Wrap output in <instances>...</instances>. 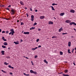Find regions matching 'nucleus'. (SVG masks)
Here are the masks:
<instances>
[{
	"label": "nucleus",
	"instance_id": "obj_1",
	"mask_svg": "<svg viewBox=\"0 0 76 76\" xmlns=\"http://www.w3.org/2000/svg\"><path fill=\"white\" fill-rule=\"evenodd\" d=\"M11 15H14L15 13V11L13 10H11Z\"/></svg>",
	"mask_w": 76,
	"mask_h": 76
},
{
	"label": "nucleus",
	"instance_id": "obj_2",
	"mask_svg": "<svg viewBox=\"0 0 76 76\" xmlns=\"http://www.w3.org/2000/svg\"><path fill=\"white\" fill-rule=\"evenodd\" d=\"M69 25H75L76 26V23L74 22H72L69 23Z\"/></svg>",
	"mask_w": 76,
	"mask_h": 76
},
{
	"label": "nucleus",
	"instance_id": "obj_3",
	"mask_svg": "<svg viewBox=\"0 0 76 76\" xmlns=\"http://www.w3.org/2000/svg\"><path fill=\"white\" fill-rule=\"evenodd\" d=\"M65 22H66V23H70V22H71V20H67L65 21Z\"/></svg>",
	"mask_w": 76,
	"mask_h": 76
},
{
	"label": "nucleus",
	"instance_id": "obj_4",
	"mask_svg": "<svg viewBox=\"0 0 76 76\" xmlns=\"http://www.w3.org/2000/svg\"><path fill=\"white\" fill-rule=\"evenodd\" d=\"M23 34H26V35H28V34H29V32H24Z\"/></svg>",
	"mask_w": 76,
	"mask_h": 76
},
{
	"label": "nucleus",
	"instance_id": "obj_5",
	"mask_svg": "<svg viewBox=\"0 0 76 76\" xmlns=\"http://www.w3.org/2000/svg\"><path fill=\"white\" fill-rule=\"evenodd\" d=\"M39 18L41 19H44L45 18V16H41Z\"/></svg>",
	"mask_w": 76,
	"mask_h": 76
},
{
	"label": "nucleus",
	"instance_id": "obj_6",
	"mask_svg": "<svg viewBox=\"0 0 76 76\" xmlns=\"http://www.w3.org/2000/svg\"><path fill=\"white\" fill-rule=\"evenodd\" d=\"M68 47H70L71 46V42H69L68 43Z\"/></svg>",
	"mask_w": 76,
	"mask_h": 76
},
{
	"label": "nucleus",
	"instance_id": "obj_7",
	"mask_svg": "<svg viewBox=\"0 0 76 76\" xmlns=\"http://www.w3.org/2000/svg\"><path fill=\"white\" fill-rule=\"evenodd\" d=\"M75 10H70V12L71 13H74L75 12Z\"/></svg>",
	"mask_w": 76,
	"mask_h": 76
},
{
	"label": "nucleus",
	"instance_id": "obj_8",
	"mask_svg": "<svg viewBox=\"0 0 76 76\" xmlns=\"http://www.w3.org/2000/svg\"><path fill=\"white\" fill-rule=\"evenodd\" d=\"M3 44L4 45H8V44H7V42H5Z\"/></svg>",
	"mask_w": 76,
	"mask_h": 76
},
{
	"label": "nucleus",
	"instance_id": "obj_9",
	"mask_svg": "<svg viewBox=\"0 0 76 76\" xmlns=\"http://www.w3.org/2000/svg\"><path fill=\"white\" fill-rule=\"evenodd\" d=\"M63 27H61V28H60L59 30V32H61V31H63Z\"/></svg>",
	"mask_w": 76,
	"mask_h": 76
},
{
	"label": "nucleus",
	"instance_id": "obj_10",
	"mask_svg": "<svg viewBox=\"0 0 76 76\" xmlns=\"http://www.w3.org/2000/svg\"><path fill=\"white\" fill-rule=\"evenodd\" d=\"M20 4L22 6H23V5H24V3H23V2H22V1H20Z\"/></svg>",
	"mask_w": 76,
	"mask_h": 76
},
{
	"label": "nucleus",
	"instance_id": "obj_11",
	"mask_svg": "<svg viewBox=\"0 0 76 76\" xmlns=\"http://www.w3.org/2000/svg\"><path fill=\"white\" fill-rule=\"evenodd\" d=\"M48 23L50 25H51V24L53 25V22L52 21H49Z\"/></svg>",
	"mask_w": 76,
	"mask_h": 76
},
{
	"label": "nucleus",
	"instance_id": "obj_12",
	"mask_svg": "<svg viewBox=\"0 0 76 76\" xmlns=\"http://www.w3.org/2000/svg\"><path fill=\"white\" fill-rule=\"evenodd\" d=\"M1 53H2V55H4V51L2 50L1 51Z\"/></svg>",
	"mask_w": 76,
	"mask_h": 76
},
{
	"label": "nucleus",
	"instance_id": "obj_13",
	"mask_svg": "<svg viewBox=\"0 0 76 76\" xmlns=\"http://www.w3.org/2000/svg\"><path fill=\"white\" fill-rule=\"evenodd\" d=\"M63 15H64V13H61V14H60V16H63Z\"/></svg>",
	"mask_w": 76,
	"mask_h": 76
},
{
	"label": "nucleus",
	"instance_id": "obj_14",
	"mask_svg": "<svg viewBox=\"0 0 76 76\" xmlns=\"http://www.w3.org/2000/svg\"><path fill=\"white\" fill-rule=\"evenodd\" d=\"M50 7H51L52 10H55V9H54V7H53L52 6H50Z\"/></svg>",
	"mask_w": 76,
	"mask_h": 76
},
{
	"label": "nucleus",
	"instance_id": "obj_15",
	"mask_svg": "<svg viewBox=\"0 0 76 76\" xmlns=\"http://www.w3.org/2000/svg\"><path fill=\"white\" fill-rule=\"evenodd\" d=\"M10 31L12 32V33H15V31H14V30L13 29H11L10 30Z\"/></svg>",
	"mask_w": 76,
	"mask_h": 76
},
{
	"label": "nucleus",
	"instance_id": "obj_16",
	"mask_svg": "<svg viewBox=\"0 0 76 76\" xmlns=\"http://www.w3.org/2000/svg\"><path fill=\"white\" fill-rule=\"evenodd\" d=\"M37 48H38V47H36L35 48H33L31 49V50H36V49H37Z\"/></svg>",
	"mask_w": 76,
	"mask_h": 76
},
{
	"label": "nucleus",
	"instance_id": "obj_17",
	"mask_svg": "<svg viewBox=\"0 0 76 76\" xmlns=\"http://www.w3.org/2000/svg\"><path fill=\"white\" fill-rule=\"evenodd\" d=\"M44 62H45V63H46V64H48V62L47 61L46 59H45L44 60Z\"/></svg>",
	"mask_w": 76,
	"mask_h": 76
},
{
	"label": "nucleus",
	"instance_id": "obj_18",
	"mask_svg": "<svg viewBox=\"0 0 76 76\" xmlns=\"http://www.w3.org/2000/svg\"><path fill=\"white\" fill-rule=\"evenodd\" d=\"M8 67H9V68H11V69H14V67H12L11 66V65L8 66Z\"/></svg>",
	"mask_w": 76,
	"mask_h": 76
},
{
	"label": "nucleus",
	"instance_id": "obj_19",
	"mask_svg": "<svg viewBox=\"0 0 76 76\" xmlns=\"http://www.w3.org/2000/svg\"><path fill=\"white\" fill-rule=\"evenodd\" d=\"M35 27H32L31 28H30V30H32V29H35Z\"/></svg>",
	"mask_w": 76,
	"mask_h": 76
},
{
	"label": "nucleus",
	"instance_id": "obj_20",
	"mask_svg": "<svg viewBox=\"0 0 76 76\" xmlns=\"http://www.w3.org/2000/svg\"><path fill=\"white\" fill-rule=\"evenodd\" d=\"M57 37L56 36H53L52 37V38H56Z\"/></svg>",
	"mask_w": 76,
	"mask_h": 76
},
{
	"label": "nucleus",
	"instance_id": "obj_21",
	"mask_svg": "<svg viewBox=\"0 0 76 76\" xmlns=\"http://www.w3.org/2000/svg\"><path fill=\"white\" fill-rule=\"evenodd\" d=\"M14 43L16 45H17V44H19V43L18 42H14Z\"/></svg>",
	"mask_w": 76,
	"mask_h": 76
},
{
	"label": "nucleus",
	"instance_id": "obj_22",
	"mask_svg": "<svg viewBox=\"0 0 76 76\" xmlns=\"http://www.w3.org/2000/svg\"><path fill=\"white\" fill-rule=\"evenodd\" d=\"M23 74L24 75H25L26 76H29V74H25V73H23Z\"/></svg>",
	"mask_w": 76,
	"mask_h": 76
},
{
	"label": "nucleus",
	"instance_id": "obj_23",
	"mask_svg": "<svg viewBox=\"0 0 76 76\" xmlns=\"http://www.w3.org/2000/svg\"><path fill=\"white\" fill-rule=\"evenodd\" d=\"M63 76H69V75H66L64 74H63Z\"/></svg>",
	"mask_w": 76,
	"mask_h": 76
},
{
	"label": "nucleus",
	"instance_id": "obj_24",
	"mask_svg": "<svg viewBox=\"0 0 76 76\" xmlns=\"http://www.w3.org/2000/svg\"><path fill=\"white\" fill-rule=\"evenodd\" d=\"M60 55H63V52L61 51H60Z\"/></svg>",
	"mask_w": 76,
	"mask_h": 76
},
{
	"label": "nucleus",
	"instance_id": "obj_25",
	"mask_svg": "<svg viewBox=\"0 0 76 76\" xmlns=\"http://www.w3.org/2000/svg\"><path fill=\"white\" fill-rule=\"evenodd\" d=\"M55 5H57V4H55V3H53L52 4V6H54Z\"/></svg>",
	"mask_w": 76,
	"mask_h": 76
},
{
	"label": "nucleus",
	"instance_id": "obj_26",
	"mask_svg": "<svg viewBox=\"0 0 76 76\" xmlns=\"http://www.w3.org/2000/svg\"><path fill=\"white\" fill-rule=\"evenodd\" d=\"M30 72L31 73H33L34 72V71H33L32 70H30Z\"/></svg>",
	"mask_w": 76,
	"mask_h": 76
},
{
	"label": "nucleus",
	"instance_id": "obj_27",
	"mask_svg": "<svg viewBox=\"0 0 76 76\" xmlns=\"http://www.w3.org/2000/svg\"><path fill=\"white\" fill-rule=\"evenodd\" d=\"M2 47L3 48H6V46H4V45H2Z\"/></svg>",
	"mask_w": 76,
	"mask_h": 76
},
{
	"label": "nucleus",
	"instance_id": "obj_28",
	"mask_svg": "<svg viewBox=\"0 0 76 76\" xmlns=\"http://www.w3.org/2000/svg\"><path fill=\"white\" fill-rule=\"evenodd\" d=\"M67 72H68V70H67V69H66L65 70V73H67Z\"/></svg>",
	"mask_w": 76,
	"mask_h": 76
},
{
	"label": "nucleus",
	"instance_id": "obj_29",
	"mask_svg": "<svg viewBox=\"0 0 76 76\" xmlns=\"http://www.w3.org/2000/svg\"><path fill=\"white\" fill-rule=\"evenodd\" d=\"M4 64L5 65H7L9 64V63H6V62H4Z\"/></svg>",
	"mask_w": 76,
	"mask_h": 76
},
{
	"label": "nucleus",
	"instance_id": "obj_30",
	"mask_svg": "<svg viewBox=\"0 0 76 76\" xmlns=\"http://www.w3.org/2000/svg\"><path fill=\"white\" fill-rule=\"evenodd\" d=\"M31 18H34V16L33 15H32L31 16Z\"/></svg>",
	"mask_w": 76,
	"mask_h": 76
},
{
	"label": "nucleus",
	"instance_id": "obj_31",
	"mask_svg": "<svg viewBox=\"0 0 76 76\" xmlns=\"http://www.w3.org/2000/svg\"><path fill=\"white\" fill-rule=\"evenodd\" d=\"M33 73H34V74H37V72L33 71Z\"/></svg>",
	"mask_w": 76,
	"mask_h": 76
},
{
	"label": "nucleus",
	"instance_id": "obj_32",
	"mask_svg": "<svg viewBox=\"0 0 76 76\" xmlns=\"http://www.w3.org/2000/svg\"><path fill=\"white\" fill-rule=\"evenodd\" d=\"M62 35H66V34H67V33H62Z\"/></svg>",
	"mask_w": 76,
	"mask_h": 76
},
{
	"label": "nucleus",
	"instance_id": "obj_33",
	"mask_svg": "<svg viewBox=\"0 0 76 76\" xmlns=\"http://www.w3.org/2000/svg\"><path fill=\"white\" fill-rule=\"evenodd\" d=\"M39 41V39H37V42H38V41Z\"/></svg>",
	"mask_w": 76,
	"mask_h": 76
},
{
	"label": "nucleus",
	"instance_id": "obj_34",
	"mask_svg": "<svg viewBox=\"0 0 76 76\" xmlns=\"http://www.w3.org/2000/svg\"><path fill=\"white\" fill-rule=\"evenodd\" d=\"M31 21H32V22H33V21H34V18H31Z\"/></svg>",
	"mask_w": 76,
	"mask_h": 76
},
{
	"label": "nucleus",
	"instance_id": "obj_35",
	"mask_svg": "<svg viewBox=\"0 0 76 76\" xmlns=\"http://www.w3.org/2000/svg\"><path fill=\"white\" fill-rule=\"evenodd\" d=\"M1 71H2L3 73H6V71H4V70H1Z\"/></svg>",
	"mask_w": 76,
	"mask_h": 76
},
{
	"label": "nucleus",
	"instance_id": "obj_36",
	"mask_svg": "<svg viewBox=\"0 0 76 76\" xmlns=\"http://www.w3.org/2000/svg\"><path fill=\"white\" fill-rule=\"evenodd\" d=\"M38 57V56L36 55L34 56L35 58H37Z\"/></svg>",
	"mask_w": 76,
	"mask_h": 76
},
{
	"label": "nucleus",
	"instance_id": "obj_37",
	"mask_svg": "<svg viewBox=\"0 0 76 76\" xmlns=\"http://www.w3.org/2000/svg\"><path fill=\"white\" fill-rule=\"evenodd\" d=\"M24 25V23L23 22L21 23V25Z\"/></svg>",
	"mask_w": 76,
	"mask_h": 76
},
{
	"label": "nucleus",
	"instance_id": "obj_38",
	"mask_svg": "<svg viewBox=\"0 0 76 76\" xmlns=\"http://www.w3.org/2000/svg\"><path fill=\"white\" fill-rule=\"evenodd\" d=\"M26 15H27V17H28V16H29V15H28V13H27L26 14Z\"/></svg>",
	"mask_w": 76,
	"mask_h": 76
},
{
	"label": "nucleus",
	"instance_id": "obj_39",
	"mask_svg": "<svg viewBox=\"0 0 76 76\" xmlns=\"http://www.w3.org/2000/svg\"><path fill=\"white\" fill-rule=\"evenodd\" d=\"M37 25V23H34V25Z\"/></svg>",
	"mask_w": 76,
	"mask_h": 76
},
{
	"label": "nucleus",
	"instance_id": "obj_40",
	"mask_svg": "<svg viewBox=\"0 0 76 76\" xmlns=\"http://www.w3.org/2000/svg\"><path fill=\"white\" fill-rule=\"evenodd\" d=\"M31 63H32V65H34V63H33V62L32 61H31Z\"/></svg>",
	"mask_w": 76,
	"mask_h": 76
},
{
	"label": "nucleus",
	"instance_id": "obj_41",
	"mask_svg": "<svg viewBox=\"0 0 76 76\" xmlns=\"http://www.w3.org/2000/svg\"><path fill=\"white\" fill-rule=\"evenodd\" d=\"M6 34H8L9 33V31H6Z\"/></svg>",
	"mask_w": 76,
	"mask_h": 76
},
{
	"label": "nucleus",
	"instance_id": "obj_42",
	"mask_svg": "<svg viewBox=\"0 0 76 76\" xmlns=\"http://www.w3.org/2000/svg\"><path fill=\"white\" fill-rule=\"evenodd\" d=\"M2 39H3V40H4V39H5L4 38V37H2Z\"/></svg>",
	"mask_w": 76,
	"mask_h": 76
},
{
	"label": "nucleus",
	"instance_id": "obj_43",
	"mask_svg": "<svg viewBox=\"0 0 76 76\" xmlns=\"http://www.w3.org/2000/svg\"><path fill=\"white\" fill-rule=\"evenodd\" d=\"M3 40L4 41H7V39H5Z\"/></svg>",
	"mask_w": 76,
	"mask_h": 76
},
{
	"label": "nucleus",
	"instance_id": "obj_44",
	"mask_svg": "<svg viewBox=\"0 0 76 76\" xmlns=\"http://www.w3.org/2000/svg\"><path fill=\"white\" fill-rule=\"evenodd\" d=\"M2 33H5V31H3L2 32Z\"/></svg>",
	"mask_w": 76,
	"mask_h": 76
},
{
	"label": "nucleus",
	"instance_id": "obj_45",
	"mask_svg": "<svg viewBox=\"0 0 76 76\" xmlns=\"http://www.w3.org/2000/svg\"><path fill=\"white\" fill-rule=\"evenodd\" d=\"M40 47H41V45H39V46H38V48H40Z\"/></svg>",
	"mask_w": 76,
	"mask_h": 76
},
{
	"label": "nucleus",
	"instance_id": "obj_46",
	"mask_svg": "<svg viewBox=\"0 0 76 76\" xmlns=\"http://www.w3.org/2000/svg\"><path fill=\"white\" fill-rule=\"evenodd\" d=\"M11 7V5H9L8 7Z\"/></svg>",
	"mask_w": 76,
	"mask_h": 76
},
{
	"label": "nucleus",
	"instance_id": "obj_47",
	"mask_svg": "<svg viewBox=\"0 0 76 76\" xmlns=\"http://www.w3.org/2000/svg\"><path fill=\"white\" fill-rule=\"evenodd\" d=\"M38 31H41V29L40 28H39L38 29Z\"/></svg>",
	"mask_w": 76,
	"mask_h": 76
},
{
	"label": "nucleus",
	"instance_id": "obj_48",
	"mask_svg": "<svg viewBox=\"0 0 76 76\" xmlns=\"http://www.w3.org/2000/svg\"><path fill=\"white\" fill-rule=\"evenodd\" d=\"M35 12H38V10H35Z\"/></svg>",
	"mask_w": 76,
	"mask_h": 76
},
{
	"label": "nucleus",
	"instance_id": "obj_49",
	"mask_svg": "<svg viewBox=\"0 0 76 76\" xmlns=\"http://www.w3.org/2000/svg\"><path fill=\"white\" fill-rule=\"evenodd\" d=\"M10 74L12 75H13V73L12 72H10Z\"/></svg>",
	"mask_w": 76,
	"mask_h": 76
},
{
	"label": "nucleus",
	"instance_id": "obj_50",
	"mask_svg": "<svg viewBox=\"0 0 76 76\" xmlns=\"http://www.w3.org/2000/svg\"><path fill=\"white\" fill-rule=\"evenodd\" d=\"M14 33H12L11 34H12V35H13V34H14Z\"/></svg>",
	"mask_w": 76,
	"mask_h": 76
},
{
	"label": "nucleus",
	"instance_id": "obj_51",
	"mask_svg": "<svg viewBox=\"0 0 76 76\" xmlns=\"http://www.w3.org/2000/svg\"><path fill=\"white\" fill-rule=\"evenodd\" d=\"M70 51V49H68V52H69Z\"/></svg>",
	"mask_w": 76,
	"mask_h": 76
},
{
	"label": "nucleus",
	"instance_id": "obj_52",
	"mask_svg": "<svg viewBox=\"0 0 76 76\" xmlns=\"http://www.w3.org/2000/svg\"><path fill=\"white\" fill-rule=\"evenodd\" d=\"M25 58H26L27 59H29V58H28L27 57H25Z\"/></svg>",
	"mask_w": 76,
	"mask_h": 76
},
{
	"label": "nucleus",
	"instance_id": "obj_53",
	"mask_svg": "<svg viewBox=\"0 0 76 76\" xmlns=\"http://www.w3.org/2000/svg\"><path fill=\"white\" fill-rule=\"evenodd\" d=\"M30 10H31V11H32V10L31 8H30Z\"/></svg>",
	"mask_w": 76,
	"mask_h": 76
},
{
	"label": "nucleus",
	"instance_id": "obj_54",
	"mask_svg": "<svg viewBox=\"0 0 76 76\" xmlns=\"http://www.w3.org/2000/svg\"><path fill=\"white\" fill-rule=\"evenodd\" d=\"M74 49H73L72 50V53H73V51H74Z\"/></svg>",
	"mask_w": 76,
	"mask_h": 76
},
{
	"label": "nucleus",
	"instance_id": "obj_55",
	"mask_svg": "<svg viewBox=\"0 0 76 76\" xmlns=\"http://www.w3.org/2000/svg\"><path fill=\"white\" fill-rule=\"evenodd\" d=\"M7 10H9V9L8 8H7Z\"/></svg>",
	"mask_w": 76,
	"mask_h": 76
},
{
	"label": "nucleus",
	"instance_id": "obj_56",
	"mask_svg": "<svg viewBox=\"0 0 76 76\" xmlns=\"http://www.w3.org/2000/svg\"><path fill=\"white\" fill-rule=\"evenodd\" d=\"M73 64H74V65L75 66V63H73Z\"/></svg>",
	"mask_w": 76,
	"mask_h": 76
},
{
	"label": "nucleus",
	"instance_id": "obj_57",
	"mask_svg": "<svg viewBox=\"0 0 76 76\" xmlns=\"http://www.w3.org/2000/svg\"><path fill=\"white\" fill-rule=\"evenodd\" d=\"M68 53H69V54H70V53H71V52H70V51H69V52H68Z\"/></svg>",
	"mask_w": 76,
	"mask_h": 76
},
{
	"label": "nucleus",
	"instance_id": "obj_58",
	"mask_svg": "<svg viewBox=\"0 0 76 76\" xmlns=\"http://www.w3.org/2000/svg\"><path fill=\"white\" fill-rule=\"evenodd\" d=\"M12 34V32H10V33H9V35H10Z\"/></svg>",
	"mask_w": 76,
	"mask_h": 76
},
{
	"label": "nucleus",
	"instance_id": "obj_59",
	"mask_svg": "<svg viewBox=\"0 0 76 76\" xmlns=\"http://www.w3.org/2000/svg\"><path fill=\"white\" fill-rule=\"evenodd\" d=\"M1 32V29H0V32Z\"/></svg>",
	"mask_w": 76,
	"mask_h": 76
},
{
	"label": "nucleus",
	"instance_id": "obj_60",
	"mask_svg": "<svg viewBox=\"0 0 76 76\" xmlns=\"http://www.w3.org/2000/svg\"><path fill=\"white\" fill-rule=\"evenodd\" d=\"M71 38H74V37L72 36H71Z\"/></svg>",
	"mask_w": 76,
	"mask_h": 76
},
{
	"label": "nucleus",
	"instance_id": "obj_61",
	"mask_svg": "<svg viewBox=\"0 0 76 76\" xmlns=\"http://www.w3.org/2000/svg\"><path fill=\"white\" fill-rule=\"evenodd\" d=\"M23 41V40L21 39V42H22Z\"/></svg>",
	"mask_w": 76,
	"mask_h": 76
},
{
	"label": "nucleus",
	"instance_id": "obj_62",
	"mask_svg": "<svg viewBox=\"0 0 76 76\" xmlns=\"http://www.w3.org/2000/svg\"><path fill=\"white\" fill-rule=\"evenodd\" d=\"M74 30H75V31H76V29L74 28Z\"/></svg>",
	"mask_w": 76,
	"mask_h": 76
},
{
	"label": "nucleus",
	"instance_id": "obj_63",
	"mask_svg": "<svg viewBox=\"0 0 76 76\" xmlns=\"http://www.w3.org/2000/svg\"><path fill=\"white\" fill-rule=\"evenodd\" d=\"M25 9H27V7H25Z\"/></svg>",
	"mask_w": 76,
	"mask_h": 76
},
{
	"label": "nucleus",
	"instance_id": "obj_64",
	"mask_svg": "<svg viewBox=\"0 0 76 76\" xmlns=\"http://www.w3.org/2000/svg\"><path fill=\"white\" fill-rule=\"evenodd\" d=\"M75 50H76V48H75Z\"/></svg>",
	"mask_w": 76,
	"mask_h": 76
}]
</instances>
